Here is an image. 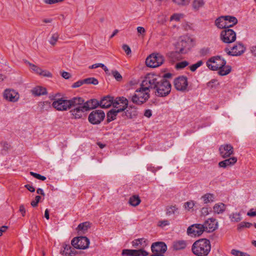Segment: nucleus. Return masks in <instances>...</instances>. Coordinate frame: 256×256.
Wrapping results in <instances>:
<instances>
[{"label":"nucleus","mask_w":256,"mask_h":256,"mask_svg":"<svg viewBox=\"0 0 256 256\" xmlns=\"http://www.w3.org/2000/svg\"><path fill=\"white\" fill-rule=\"evenodd\" d=\"M226 64V60L220 56L210 58L206 62V66L210 70L218 71V74L221 76H226L232 71V67Z\"/></svg>","instance_id":"obj_1"},{"label":"nucleus","mask_w":256,"mask_h":256,"mask_svg":"<svg viewBox=\"0 0 256 256\" xmlns=\"http://www.w3.org/2000/svg\"><path fill=\"white\" fill-rule=\"evenodd\" d=\"M132 244L135 248H140L139 250H124L122 255L127 256H147L148 253L144 250L143 248L148 245V241L144 238L134 240Z\"/></svg>","instance_id":"obj_2"},{"label":"nucleus","mask_w":256,"mask_h":256,"mask_svg":"<svg viewBox=\"0 0 256 256\" xmlns=\"http://www.w3.org/2000/svg\"><path fill=\"white\" fill-rule=\"evenodd\" d=\"M84 100L80 97H74L70 104V111L72 118L80 119L85 115L87 112L86 107L84 104Z\"/></svg>","instance_id":"obj_3"},{"label":"nucleus","mask_w":256,"mask_h":256,"mask_svg":"<svg viewBox=\"0 0 256 256\" xmlns=\"http://www.w3.org/2000/svg\"><path fill=\"white\" fill-rule=\"evenodd\" d=\"M211 250L210 241L206 238H202L195 242L192 248L194 254L196 256H207Z\"/></svg>","instance_id":"obj_4"},{"label":"nucleus","mask_w":256,"mask_h":256,"mask_svg":"<svg viewBox=\"0 0 256 256\" xmlns=\"http://www.w3.org/2000/svg\"><path fill=\"white\" fill-rule=\"evenodd\" d=\"M162 80V78L154 74H148L144 77L141 85L150 92V90H156L157 84Z\"/></svg>","instance_id":"obj_5"},{"label":"nucleus","mask_w":256,"mask_h":256,"mask_svg":"<svg viewBox=\"0 0 256 256\" xmlns=\"http://www.w3.org/2000/svg\"><path fill=\"white\" fill-rule=\"evenodd\" d=\"M150 97V92L140 84V88L136 90L134 94L132 96L130 100L133 103L140 105L147 101Z\"/></svg>","instance_id":"obj_6"},{"label":"nucleus","mask_w":256,"mask_h":256,"mask_svg":"<svg viewBox=\"0 0 256 256\" xmlns=\"http://www.w3.org/2000/svg\"><path fill=\"white\" fill-rule=\"evenodd\" d=\"M171 90V84L170 82L162 78V80L157 84L155 90L156 95L163 97L168 95Z\"/></svg>","instance_id":"obj_7"},{"label":"nucleus","mask_w":256,"mask_h":256,"mask_svg":"<svg viewBox=\"0 0 256 256\" xmlns=\"http://www.w3.org/2000/svg\"><path fill=\"white\" fill-rule=\"evenodd\" d=\"M106 116L105 113L102 110H92L88 115V120L92 124H100Z\"/></svg>","instance_id":"obj_8"},{"label":"nucleus","mask_w":256,"mask_h":256,"mask_svg":"<svg viewBox=\"0 0 256 256\" xmlns=\"http://www.w3.org/2000/svg\"><path fill=\"white\" fill-rule=\"evenodd\" d=\"M164 57L160 54L154 53L150 55L146 60V65L150 68H156L164 62Z\"/></svg>","instance_id":"obj_9"},{"label":"nucleus","mask_w":256,"mask_h":256,"mask_svg":"<svg viewBox=\"0 0 256 256\" xmlns=\"http://www.w3.org/2000/svg\"><path fill=\"white\" fill-rule=\"evenodd\" d=\"M72 100V98L70 100L60 98L54 100L52 106L57 110L66 111L70 108V104Z\"/></svg>","instance_id":"obj_10"},{"label":"nucleus","mask_w":256,"mask_h":256,"mask_svg":"<svg viewBox=\"0 0 256 256\" xmlns=\"http://www.w3.org/2000/svg\"><path fill=\"white\" fill-rule=\"evenodd\" d=\"M220 39L224 43L230 44L236 39V32L232 29H224L220 33Z\"/></svg>","instance_id":"obj_11"},{"label":"nucleus","mask_w":256,"mask_h":256,"mask_svg":"<svg viewBox=\"0 0 256 256\" xmlns=\"http://www.w3.org/2000/svg\"><path fill=\"white\" fill-rule=\"evenodd\" d=\"M89 244V240L86 236L75 238L72 240V245L77 249H86Z\"/></svg>","instance_id":"obj_12"},{"label":"nucleus","mask_w":256,"mask_h":256,"mask_svg":"<svg viewBox=\"0 0 256 256\" xmlns=\"http://www.w3.org/2000/svg\"><path fill=\"white\" fill-rule=\"evenodd\" d=\"M4 98L10 102H17L20 98V94L16 90L12 88H6L3 92Z\"/></svg>","instance_id":"obj_13"},{"label":"nucleus","mask_w":256,"mask_h":256,"mask_svg":"<svg viewBox=\"0 0 256 256\" xmlns=\"http://www.w3.org/2000/svg\"><path fill=\"white\" fill-rule=\"evenodd\" d=\"M194 46V40L190 36H184L179 38L176 47V48H185L186 47H193Z\"/></svg>","instance_id":"obj_14"},{"label":"nucleus","mask_w":256,"mask_h":256,"mask_svg":"<svg viewBox=\"0 0 256 256\" xmlns=\"http://www.w3.org/2000/svg\"><path fill=\"white\" fill-rule=\"evenodd\" d=\"M204 226L202 224H194L187 229V234L191 236H198L204 232Z\"/></svg>","instance_id":"obj_15"},{"label":"nucleus","mask_w":256,"mask_h":256,"mask_svg":"<svg viewBox=\"0 0 256 256\" xmlns=\"http://www.w3.org/2000/svg\"><path fill=\"white\" fill-rule=\"evenodd\" d=\"M128 105V100L124 97H120L114 100L113 106L116 110H118V112L124 111Z\"/></svg>","instance_id":"obj_16"},{"label":"nucleus","mask_w":256,"mask_h":256,"mask_svg":"<svg viewBox=\"0 0 256 256\" xmlns=\"http://www.w3.org/2000/svg\"><path fill=\"white\" fill-rule=\"evenodd\" d=\"M174 83L175 88L180 91H184L186 90L188 86L187 78L184 76L176 78Z\"/></svg>","instance_id":"obj_17"},{"label":"nucleus","mask_w":256,"mask_h":256,"mask_svg":"<svg viewBox=\"0 0 256 256\" xmlns=\"http://www.w3.org/2000/svg\"><path fill=\"white\" fill-rule=\"evenodd\" d=\"M151 250L153 254H164L167 250V246L164 242H155L152 244Z\"/></svg>","instance_id":"obj_18"},{"label":"nucleus","mask_w":256,"mask_h":256,"mask_svg":"<svg viewBox=\"0 0 256 256\" xmlns=\"http://www.w3.org/2000/svg\"><path fill=\"white\" fill-rule=\"evenodd\" d=\"M204 232H210L214 231L218 228V222L214 218H208L203 224Z\"/></svg>","instance_id":"obj_19"},{"label":"nucleus","mask_w":256,"mask_h":256,"mask_svg":"<svg viewBox=\"0 0 256 256\" xmlns=\"http://www.w3.org/2000/svg\"><path fill=\"white\" fill-rule=\"evenodd\" d=\"M220 155L223 158L229 157L234 153V148L230 144H224L220 146L219 148Z\"/></svg>","instance_id":"obj_20"},{"label":"nucleus","mask_w":256,"mask_h":256,"mask_svg":"<svg viewBox=\"0 0 256 256\" xmlns=\"http://www.w3.org/2000/svg\"><path fill=\"white\" fill-rule=\"evenodd\" d=\"M186 53L184 49H180L176 51H173L168 54L170 59L172 62L180 60L183 58L182 54Z\"/></svg>","instance_id":"obj_21"},{"label":"nucleus","mask_w":256,"mask_h":256,"mask_svg":"<svg viewBox=\"0 0 256 256\" xmlns=\"http://www.w3.org/2000/svg\"><path fill=\"white\" fill-rule=\"evenodd\" d=\"M114 100L112 97L107 96L103 97L100 101V107L102 108H106L113 106Z\"/></svg>","instance_id":"obj_22"},{"label":"nucleus","mask_w":256,"mask_h":256,"mask_svg":"<svg viewBox=\"0 0 256 256\" xmlns=\"http://www.w3.org/2000/svg\"><path fill=\"white\" fill-rule=\"evenodd\" d=\"M236 162V158L234 156L219 162L218 166L220 168H226L228 166H233Z\"/></svg>","instance_id":"obj_23"},{"label":"nucleus","mask_w":256,"mask_h":256,"mask_svg":"<svg viewBox=\"0 0 256 256\" xmlns=\"http://www.w3.org/2000/svg\"><path fill=\"white\" fill-rule=\"evenodd\" d=\"M84 104L86 107V110L90 109H94L98 106H100V102L96 99H91L86 102H84Z\"/></svg>","instance_id":"obj_24"},{"label":"nucleus","mask_w":256,"mask_h":256,"mask_svg":"<svg viewBox=\"0 0 256 256\" xmlns=\"http://www.w3.org/2000/svg\"><path fill=\"white\" fill-rule=\"evenodd\" d=\"M180 210L176 205L168 206L166 208V214L167 216L179 214Z\"/></svg>","instance_id":"obj_25"},{"label":"nucleus","mask_w":256,"mask_h":256,"mask_svg":"<svg viewBox=\"0 0 256 256\" xmlns=\"http://www.w3.org/2000/svg\"><path fill=\"white\" fill-rule=\"evenodd\" d=\"M63 248L64 249L60 252L62 255L65 256H74L75 255L74 248H72L70 244L64 245Z\"/></svg>","instance_id":"obj_26"},{"label":"nucleus","mask_w":256,"mask_h":256,"mask_svg":"<svg viewBox=\"0 0 256 256\" xmlns=\"http://www.w3.org/2000/svg\"><path fill=\"white\" fill-rule=\"evenodd\" d=\"M90 228V224L88 222H84L80 224L77 228V231L78 234H85Z\"/></svg>","instance_id":"obj_27"},{"label":"nucleus","mask_w":256,"mask_h":256,"mask_svg":"<svg viewBox=\"0 0 256 256\" xmlns=\"http://www.w3.org/2000/svg\"><path fill=\"white\" fill-rule=\"evenodd\" d=\"M224 18V16H221L216 20L215 24L218 28L220 29H227L228 28V24L226 23V21H225Z\"/></svg>","instance_id":"obj_28"},{"label":"nucleus","mask_w":256,"mask_h":256,"mask_svg":"<svg viewBox=\"0 0 256 256\" xmlns=\"http://www.w3.org/2000/svg\"><path fill=\"white\" fill-rule=\"evenodd\" d=\"M31 92L32 94L35 96L44 95L47 93L46 88L40 86L34 88L32 90Z\"/></svg>","instance_id":"obj_29"},{"label":"nucleus","mask_w":256,"mask_h":256,"mask_svg":"<svg viewBox=\"0 0 256 256\" xmlns=\"http://www.w3.org/2000/svg\"><path fill=\"white\" fill-rule=\"evenodd\" d=\"M215 198L214 194L210 193L206 194L201 197V200L204 204L214 202L215 200Z\"/></svg>","instance_id":"obj_30"},{"label":"nucleus","mask_w":256,"mask_h":256,"mask_svg":"<svg viewBox=\"0 0 256 256\" xmlns=\"http://www.w3.org/2000/svg\"><path fill=\"white\" fill-rule=\"evenodd\" d=\"M226 208V206L222 202L217 203L213 207L214 212L217 214L223 213L225 211Z\"/></svg>","instance_id":"obj_31"},{"label":"nucleus","mask_w":256,"mask_h":256,"mask_svg":"<svg viewBox=\"0 0 256 256\" xmlns=\"http://www.w3.org/2000/svg\"><path fill=\"white\" fill-rule=\"evenodd\" d=\"M118 113V110H116L114 108L109 110L106 114L107 122L108 123L116 120Z\"/></svg>","instance_id":"obj_32"},{"label":"nucleus","mask_w":256,"mask_h":256,"mask_svg":"<svg viewBox=\"0 0 256 256\" xmlns=\"http://www.w3.org/2000/svg\"><path fill=\"white\" fill-rule=\"evenodd\" d=\"M186 244L184 240H178L174 242L172 247L174 250H179L186 248Z\"/></svg>","instance_id":"obj_33"},{"label":"nucleus","mask_w":256,"mask_h":256,"mask_svg":"<svg viewBox=\"0 0 256 256\" xmlns=\"http://www.w3.org/2000/svg\"><path fill=\"white\" fill-rule=\"evenodd\" d=\"M224 18L225 21H226V23L228 24V28L232 27L238 23L237 18L234 16H225Z\"/></svg>","instance_id":"obj_34"},{"label":"nucleus","mask_w":256,"mask_h":256,"mask_svg":"<svg viewBox=\"0 0 256 256\" xmlns=\"http://www.w3.org/2000/svg\"><path fill=\"white\" fill-rule=\"evenodd\" d=\"M141 200L138 195H134L130 198L128 204L133 206H136L140 204Z\"/></svg>","instance_id":"obj_35"},{"label":"nucleus","mask_w":256,"mask_h":256,"mask_svg":"<svg viewBox=\"0 0 256 256\" xmlns=\"http://www.w3.org/2000/svg\"><path fill=\"white\" fill-rule=\"evenodd\" d=\"M229 218L232 222H238L242 220L241 214L239 212H233L231 214Z\"/></svg>","instance_id":"obj_36"},{"label":"nucleus","mask_w":256,"mask_h":256,"mask_svg":"<svg viewBox=\"0 0 256 256\" xmlns=\"http://www.w3.org/2000/svg\"><path fill=\"white\" fill-rule=\"evenodd\" d=\"M226 53L230 56H240L244 53V50H241L237 51L238 49H226Z\"/></svg>","instance_id":"obj_37"},{"label":"nucleus","mask_w":256,"mask_h":256,"mask_svg":"<svg viewBox=\"0 0 256 256\" xmlns=\"http://www.w3.org/2000/svg\"><path fill=\"white\" fill-rule=\"evenodd\" d=\"M252 224L249 222H242L237 226V230L238 231H241L244 228H250Z\"/></svg>","instance_id":"obj_38"},{"label":"nucleus","mask_w":256,"mask_h":256,"mask_svg":"<svg viewBox=\"0 0 256 256\" xmlns=\"http://www.w3.org/2000/svg\"><path fill=\"white\" fill-rule=\"evenodd\" d=\"M230 253L232 254L234 256H250V255L248 254L241 252L236 249L232 250Z\"/></svg>","instance_id":"obj_39"},{"label":"nucleus","mask_w":256,"mask_h":256,"mask_svg":"<svg viewBox=\"0 0 256 256\" xmlns=\"http://www.w3.org/2000/svg\"><path fill=\"white\" fill-rule=\"evenodd\" d=\"M204 4L203 0H194L192 4V6L194 9L198 10L200 8L202 7Z\"/></svg>","instance_id":"obj_40"},{"label":"nucleus","mask_w":256,"mask_h":256,"mask_svg":"<svg viewBox=\"0 0 256 256\" xmlns=\"http://www.w3.org/2000/svg\"><path fill=\"white\" fill-rule=\"evenodd\" d=\"M84 82L86 84H92L96 85L98 84V80L94 78H88L84 80Z\"/></svg>","instance_id":"obj_41"},{"label":"nucleus","mask_w":256,"mask_h":256,"mask_svg":"<svg viewBox=\"0 0 256 256\" xmlns=\"http://www.w3.org/2000/svg\"><path fill=\"white\" fill-rule=\"evenodd\" d=\"M26 63H27L29 66H30V69L36 72L37 74H40V72H41V68L27 61L26 62Z\"/></svg>","instance_id":"obj_42"},{"label":"nucleus","mask_w":256,"mask_h":256,"mask_svg":"<svg viewBox=\"0 0 256 256\" xmlns=\"http://www.w3.org/2000/svg\"><path fill=\"white\" fill-rule=\"evenodd\" d=\"M203 64V62L200 60H199L197 62H196V64H192V66H190V70L192 71V72H194L196 70L199 68L200 66H202Z\"/></svg>","instance_id":"obj_43"},{"label":"nucleus","mask_w":256,"mask_h":256,"mask_svg":"<svg viewBox=\"0 0 256 256\" xmlns=\"http://www.w3.org/2000/svg\"><path fill=\"white\" fill-rule=\"evenodd\" d=\"M58 37H59V35L58 33H54V34L51 38H50V42L52 44V46H54V45L56 43V42H57L58 38Z\"/></svg>","instance_id":"obj_44"},{"label":"nucleus","mask_w":256,"mask_h":256,"mask_svg":"<svg viewBox=\"0 0 256 256\" xmlns=\"http://www.w3.org/2000/svg\"><path fill=\"white\" fill-rule=\"evenodd\" d=\"M112 75L118 82H120L122 80V76L117 70H112Z\"/></svg>","instance_id":"obj_45"},{"label":"nucleus","mask_w":256,"mask_h":256,"mask_svg":"<svg viewBox=\"0 0 256 256\" xmlns=\"http://www.w3.org/2000/svg\"><path fill=\"white\" fill-rule=\"evenodd\" d=\"M194 206V203L193 201H188L184 203V207L185 209L188 210H190L192 209Z\"/></svg>","instance_id":"obj_46"},{"label":"nucleus","mask_w":256,"mask_h":256,"mask_svg":"<svg viewBox=\"0 0 256 256\" xmlns=\"http://www.w3.org/2000/svg\"><path fill=\"white\" fill-rule=\"evenodd\" d=\"M188 64V62L187 61H182L176 64V69H182L186 67Z\"/></svg>","instance_id":"obj_47"},{"label":"nucleus","mask_w":256,"mask_h":256,"mask_svg":"<svg viewBox=\"0 0 256 256\" xmlns=\"http://www.w3.org/2000/svg\"><path fill=\"white\" fill-rule=\"evenodd\" d=\"M98 67L102 68L104 70L105 72H106L108 70V69L107 68L104 64H100V63L94 64L90 66L89 68L92 69V68H96Z\"/></svg>","instance_id":"obj_48"},{"label":"nucleus","mask_w":256,"mask_h":256,"mask_svg":"<svg viewBox=\"0 0 256 256\" xmlns=\"http://www.w3.org/2000/svg\"><path fill=\"white\" fill-rule=\"evenodd\" d=\"M30 174L38 180H46V177H45L44 176H42L38 174L35 173L34 172H30Z\"/></svg>","instance_id":"obj_49"},{"label":"nucleus","mask_w":256,"mask_h":256,"mask_svg":"<svg viewBox=\"0 0 256 256\" xmlns=\"http://www.w3.org/2000/svg\"><path fill=\"white\" fill-rule=\"evenodd\" d=\"M169 224H170V222L168 220H160L158 223V226L161 228H164L166 226H168Z\"/></svg>","instance_id":"obj_50"},{"label":"nucleus","mask_w":256,"mask_h":256,"mask_svg":"<svg viewBox=\"0 0 256 256\" xmlns=\"http://www.w3.org/2000/svg\"><path fill=\"white\" fill-rule=\"evenodd\" d=\"M39 74L48 78L52 77V74L50 72L46 70H42V69L41 72H40Z\"/></svg>","instance_id":"obj_51"},{"label":"nucleus","mask_w":256,"mask_h":256,"mask_svg":"<svg viewBox=\"0 0 256 256\" xmlns=\"http://www.w3.org/2000/svg\"><path fill=\"white\" fill-rule=\"evenodd\" d=\"M174 2L178 5H186L189 3L190 0H172Z\"/></svg>","instance_id":"obj_52"},{"label":"nucleus","mask_w":256,"mask_h":256,"mask_svg":"<svg viewBox=\"0 0 256 256\" xmlns=\"http://www.w3.org/2000/svg\"><path fill=\"white\" fill-rule=\"evenodd\" d=\"M200 56L202 57L205 56L210 54L208 49H200L199 52Z\"/></svg>","instance_id":"obj_53"},{"label":"nucleus","mask_w":256,"mask_h":256,"mask_svg":"<svg viewBox=\"0 0 256 256\" xmlns=\"http://www.w3.org/2000/svg\"><path fill=\"white\" fill-rule=\"evenodd\" d=\"M40 198H41L40 196H36L34 200H32L31 202L32 206L33 207H35V206H37L38 204L40 202Z\"/></svg>","instance_id":"obj_54"},{"label":"nucleus","mask_w":256,"mask_h":256,"mask_svg":"<svg viewBox=\"0 0 256 256\" xmlns=\"http://www.w3.org/2000/svg\"><path fill=\"white\" fill-rule=\"evenodd\" d=\"M84 82V80H78L76 82H74L72 86V87L74 88H76L82 85Z\"/></svg>","instance_id":"obj_55"},{"label":"nucleus","mask_w":256,"mask_h":256,"mask_svg":"<svg viewBox=\"0 0 256 256\" xmlns=\"http://www.w3.org/2000/svg\"><path fill=\"white\" fill-rule=\"evenodd\" d=\"M126 115L128 118H132L133 116L136 115V111L134 110L133 111L132 114V112H130L128 110H127L126 112Z\"/></svg>","instance_id":"obj_56"},{"label":"nucleus","mask_w":256,"mask_h":256,"mask_svg":"<svg viewBox=\"0 0 256 256\" xmlns=\"http://www.w3.org/2000/svg\"><path fill=\"white\" fill-rule=\"evenodd\" d=\"M61 76L62 78L66 80L70 78L71 77V74L70 73L64 71L61 72Z\"/></svg>","instance_id":"obj_57"},{"label":"nucleus","mask_w":256,"mask_h":256,"mask_svg":"<svg viewBox=\"0 0 256 256\" xmlns=\"http://www.w3.org/2000/svg\"><path fill=\"white\" fill-rule=\"evenodd\" d=\"M180 18V16L179 14H175L170 16V20H175L178 21Z\"/></svg>","instance_id":"obj_58"},{"label":"nucleus","mask_w":256,"mask_h":256,"mask_svg":"<svg viewBox=\"0 0 256 256\" xmlns=\"http://www.w3.org/2000/svg\"><path fill=\"white\" fill-rule=\"evenodd\" d=\"M19 211L21 213L22 216H24L26 214V209L23 204H21L20 206Z\"/></svg>","instance_id":"obj_59"},{"label":"nucleus","mask_w":256,"mask_h":256,"mask_svg":"<svg viewBox=\"0 0 256 256\" xmlns=\"http://www.w3.org/2000/svg\"><path fill=\"white\" fill-rule=\"evenodd\" d=\"M247 215L250 216H256V210L254 211V209H250L247 213Z\"/></svg>","instance_id":"obj_60"},{"label":"nucleus","mask_w":256,"mask_h":256,"mask_svg":"<svg viewBox=\"0 0 256 256\" xmlns=\"http://www.w3.org/2000/svg\"><path fill=\"white\" fill-rule=\"evenodd\" d=\"M152 115V112L150 110H146L144 113V116L147 118H150Z\"/></svg>","instance_id":"obj_61"},{"label":"nucleus","mask_w":256,"mask_h":256,"mask_svg":"<svg viewBox=\"0 0 256 256\" xmlns=\"http://www.w3.org/2000/svg\"><path fill=\"white\" fill-rule=\"evenodd\" d=\"M137 30L139 34H144L146 32L145 29L143 27H142V26H138L137 28Z\"/></svg>","instance_id":"obj_62"},{"label":"nucleus","mask_w":256,"mask_h":256,"mask_svg":"<svg viewBox=\"0 0 256 256\" xmlns=\"http://www.w3.org/2000/svg\"><path fill=\"white\" fill-rule=\"evenodd\" d=\"M217 82V80L215 79L212 80L208 82L207 83V86L208 87L212 88L213 86V84H216Z\"/></svg>","instance_id":"obj_63"},{"label":"nucleus","mask_w":256,"mask_h":256,"mask_svg":"<svg viewBox=\"0 0 256 256\" xmlns=\"http://www.w3.org/2000/svg\"><path fill=\"white\" fill-rule=\"evenodd\" d=\"M25 187L30 192H34L35 190V188L32 185L26 184L25 186Z\"/></svg>","instance_id":"obj_64"}]
</instances>
